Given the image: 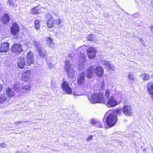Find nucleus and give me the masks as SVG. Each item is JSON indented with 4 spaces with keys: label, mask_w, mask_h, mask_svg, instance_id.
<instances>
[{
    "label": "nucleus",
    "mask_w": 153,
    "mask_h": 153,
    "mask_svg": "<svg viewBox=\"0 0 153 153\" xmlns=\"http://www.w3.org/2000/svg\"><path fill=\"white\" fill-rule=\"evenodd\" d=\"M118 96L120 97L119 99V101H117L113 96H111L110 97L106 98L105 100L104 97V101L102 102L108 108L114 107L120 104L121 101H122L121 94H119Z\"/></svg>",
    "instance_id": "obj_1"
},
{
    "label": "nucleus",
    "mask_w": 153,
    "mask_h": 153,
    "mask_svg": "<svg viewBox=\"0 0 153 153\" xmlns=\"http://www.w3.org/2000/svg\"><path fill=\"white\" fill-rule=\"evenodd\" d=\"M107 114L108 115L106 119V124L110 127H112L117 121V115L115 114V113H112L111 111H109Z\"/></svg>",
    "instance_id": "obj_2"
},
{
    "label": "nucleus",
    "mask_w": 153,
    "mask_h": 153,
    "mask_svg": "<svg viewBox=\"0 0 153 153\" xmlns=\"http://www.w3.org/2000/svg\"><path fill=\"white\" fill-rule=\"evenodd\" d=\"M88 98L92 103H102L104 101V96L102 93H96L88 97Z\"/></svg>",
    "instance_id": "obj_3"
},
{
    "label": "nucleus",
    "mask_w": 153,
    "mask_h": 153,
    "mask_svg": "<svg viewBox=\"0 0 153 153\" xmlns=\"http://www.w3.org/2000/svg\"><path fill=\"white\" fill-rule=\"evenodd\" d=\"M65 68L67 73L68 76L71 78L73 77L75 71L73 65L70 64L69 61L66 60L65 62Z\"/></svg>",
    "instance_id": "obj_4"
},
{
    "label": "nucleus",
    "mask_w": 153,
    "mask_h": 153,
    "mask_svg": "<svg viewBox=\"0 0 153 153\" xmlns=\"http://www.w3.org/2000/svg\"><path fill=\"white\" fill-rule=\"evenodd\" d=\"M13 88L15 91L20 93H26L27 91L31 90L29 85H28L21 87L19 84H15L13 86Z\"/></svg>",
    "instance_id": "obj_5"
},
{
    "label": "nucleus",
    "mask_w": 153,
    "mask_h": 153,
    "mask_svg": "<svg viewBox=\"0 0 153 153\" xmlns=\"http://www.w3.org/2000/svg\"><path fill=\"white\" fill-rule=\"evenodd\" d=\"M33 43L36 48L37 49L39 54L40 56L44 57L46 54V51L45 48L41 46L40 43L36 41H33Z\"/></svg>",
    "instance_id": "obj_6"
},
{
    "label": "nucleus",
    "mask_w": 153,
    "mask_h": 153,
    "mask_svg": "<svg viewBox=\"0 0 153 153\" xmlns=\"http://www.w3.org/2000/svg\"><path fill=\"white\" fill-rule=\"evenodd\" d=\"M123 113L126 116H130L133 115V112L131 105H126L123 107Z\"/></svg>",
    "instance_id": "obj_7"
},
{
    "label": "nucleus",
    "mask_w": 153,
    "mask_h": 153,
    "mask_svg": "<svg viewBox=\"0 0 153 153\" xmlns=\"http://www.w3.org/2000/svg\"><path fill=\"white\" fill-rule=\"evenodd\" d=\"M97 51L95 48L93 47H90L87 51L88 58L90 59H93L94 58Z\"/></svg>",
    "instance_id": "obj_8"
},
{
    "label": "nucleus",
    "mask_w": 153,
    "mask_h": 153,
    "mask_svg": "<svg viewBox=\"0 0 153 153\" xmlns=\"http://www.w3.org/2000/svg\"><path fill=\"white\" fill-rule=\"evenodd\" d=\"M62 90L68 94H70L72 93V89L68 82L64 81L62 84Z\"/></svg>",
    "instance_id": "obj_9"
},
{
    "label": "nucleus",
    "mask_w": 153,
    "mask_h": 153,
    "mask_svg": "<svg viewBox=\"0 0 153 153\" xmlns=\"http://www.w3.org/2000/svg\"><path fill=\"white\" fill-rule=\"evenodd\" d=\"M11 51L16 54L21 53L23 51L22 46L17 44H15L11 47Z\"/></svg>",
    "instance_id": "obj_10"
},
{
    "label": "nucleus",
    "mask_w": 153,
    "mask_h": 153,
    "mask_svg": "<svg viewBox=\"0 0 153 153\" xmlns=\"http://www.w3.org/2000/svg\"><path fill=\"white\" fill-rule=\"evenodd\" d=\"M85 74L83 72L79 74L77 79V83L79 85L83 84L85 81Z\"/></svg>",
    "instance_id": "obj_11"
},
{
    "label": "nucleus",
    "mask_w": 153,
    "mask_h": 153,
    "mask_svg": "<svg viewBox=\"0 0 153 153\" xmlns=\"http://www.w3.org/2000/svg\"><path fill=\"white\" fill-rule=\"evenodd\" d=\"M26 60L27 63L29 65L33 64L34 61V55L32 52L30 51L28 52L26 55Z\"/></svg>",
    "instance_id": "obj_12"
},
{
    "label": "nucleus",
    "mask_w": 153,
    "mask_h": 153,
    "mask_svg": "<svg viewBox=\"0 0 153 153\" xmlns=\"http://www.w3.org/2000/svg\"><path fill=\"white\" fill-rule=\"evenodd\" d=\"M95 74L97 76L102 77L104 74V69L102 67L100 66H98L96 67L94 66Z\"/></svg>",
    "instance_id": "obj_13"
},
{
    "label": "nucleus",
    "mask_w": 153,
    "mask_h": 153,
    "mask_svg": "<svg viewBox=\"0 0 153 153\" xmlns=\"http://www.w3.org/2000/svg\"><path fill=\"white\" fill-rule=\"evenodd\" d=\"M94 70V66H91L87 70L86 74L87 77L88 79H91L95 74Z\"/></svg>",
    "instance_id": "obj_14"
},
{
    "label": "nucleus",
    "mask_w": 153,
    "mask_h": 153,
    "mask_svg": "<svg viewBox=\"0 0 153 153\" xmlns=\"http://www.w3.org/2000/svg\"><path fill=\"white\" fill-rule=\"evenodd\" d=\"M9 44L7 42L1 43L0 47V53L7 52L9 49Z\"/></svg>",
    "instance_id": "obj_15"
},
{
    "label": "nucleus",
    "mask_w": 153,
    "mask_h": 153,
    "mask_svg": "<svg viewBox=\"0 0 153 153\" xmlns=\"http://www.w3.org/2000/svg\"><path fill=\"white\" fill-rule=\"evenodd\" d=\"M31 74L30 71L25 70L22 74V79L25 81H28L29 79Z\"/></svg>",
    "instance_id": "obj_16"
},
{
    "label": "nucleus",
    "mask_w": 153,
    "mask_h": 153,
    "mask_svg": "<svg viewBox=\"0 0 153 153\" xmlns=\"http://www.w3.org/2000/svg\"><path fill=\"white\" fill-rule=\"evenodd\" d=\"M19 28L18 25L16 23H13L11 27V33L13 35H16L19 31Z\"/></svg>",
    "instance_id": "obj_17"
},
{
    "label": "nucleus",
    "mask_w": 153,
    "mask_h": 153,
    "mask_svg": "<svg viewBox=\"0 0 153 153\" xmlns=\"http://www.w3.org/2000/svg\"><path fill=\"white\" fill-rule=\"evenodd\" d=\"M147 90L149 93L153 97V83L152 82H149L147 85Z\"/></svg>",
    "instance_id": "obj_18"
},
{
    "label": "nucleus",
    "mask_w": 153,
    "mask_h": 153,
    "mask_svg": "<svg viewBox=\"0 0 153 153\" xmlns=\"http://www.w3.org/2000/svg\"><path fill=\"white\" fill-rule=\"evenodd\" d=\"M26 65L24 59L21 58L19 60L18 62V67L21 69L23 68Z\"/></svg>",
    "instance_id": "obj_19"
},
{
    "label": "nucleus",
    "mask_w": 153,
    "mask_h": 153,
    "mask_svg": "<svg viewBox=\"0 0 153 153\" xmlns=\"http://www.w3.org/2000/svg\"><path fill=\"white\" fill-rule=\"evenodd\" d=\"M46 43L51 48H53L54 43L52 39L50 37H47L45 39Z\"/></svg>",
    "instance_id": "obj_20"
},
{
    "label": "nucleus",
    "mask_w": 153,
    "mask_h": 153,
    "mask_svg": "<svg viewBox=\"0 0 153 153\" xmlns=\"http://www.w3.org/2000/svg\"><path fill=\"white\" fill-rule=\"evenodd\" d=\"M49 16L50 18L48 20L47 24L48 27L51 28L53 27L54 22L52 16L50 14Z\"/></svg>",
    "instance_id": "obj_21"
},
{
    "label": "nucleus",
    "mask_w": 153,
    "mask_h": 153,
    "mask_svg": "<svg viewBox=\"0 0 153 153\" xmlns=\"http://www.w3.org/2000/svg\"><path fill=\"white\" fill-rule=\"evenodd\" d=\"M10 20V18L9 16L6 14H4L2 17V21L3 23H7Z\"/></svg>",
    "instance_id": "obj_22"
},
{
    "label": "nucleus",
    "mask_w": 153,
    "mask_h": 153,
    "mask_svg": "<svg viewBox=\"0 0 153 153\" xmlns=\"http://www.w3.org/2000/svg\"><path fill=\"white\" fill-rule=\"evenodd\" d=\"M7 95L9 97H11L14 95V91L10 88H8L6 91Z\"/></svg>",
    "instance_id": "obj_23"
},
{
    "label": "nucleus",
    "mask_w": 153,
    "mask_h": 153,
    "mask_svg": "<svg viewBox=\"0 0 153 153\" xmlns=\"http://www.w3.org/2000/svg\"><path fill=\"white\" fill-rule=\"evenodd\" d=\"M40 8L38 7H36L32 9L31 13L34 14H37L40 13L41 10Z\"/></svg>",
    "instance_id": "obj_24"
},
{
    "label": "nucleus",
    "mask_w": 153,
    "mask_h": 153,
    "mask_svg": "<svg viewBox=\"0 0 153 153\" xmlns=\"http://www.w3.org/2000/svg\"><path fill=\"white\" fill-rule=\"evenodd\" d=\"M128 78L129 81L130 82L134 81L135 79V77L134 76V74L132 73H129L128 76Z\"/></svg>",
    "instance_id": "obj_25"
},
{
    "label": "nucleus",
    "mask_w": 153,
    "mask_h": 153,
    "mask_svg": "<svg viewBox=\"0 0 153 153\" xmlns=\"http://www.w3.org/2000/svg\"><path fill=\"white\" fill-rule=\"evenodd\" d=\"M111 111H112V113H115V115H116V114L118 115H120L122 114L123 113V108L122 109L120 108L119 109H117L116 110H111Z\"/></svg>",
    "instance_id": "obj_26"
},
{
    "label": "nucleus",
    "mask_w": 153,
    "mask_h": 153,
    "mask_svg": "<svg viewBox=\"0 0 153 153\" xmlns=\"http://www.w3.org/2000/svg\"><path fill=\"white\" fill-rule=\"evenodd\" d=\"M140 77L144 81L148 80L149 78V74H147L142 73L140 75Z\"/></svg>",
    "instance_id": "obj_27"
},
{
    "label": "nucleus",
    "mask_w": 153,
    "mask_h": 153,
    "mask_svg": "<svg viewBox=\"0 0 153 153\" xmlns=\"http://www.w3.org/2000/svg\"><path fill=\"white\" fill-rule=\"evenodd\" d=\"M86 49V46L83 45L79 47L76 50V51L78 53H81L82 52L84 53V51Z\"/></svg>",
    "instance_id": "obj_28"
},
{
    "label": "nucleus",
    "mask_w": 153,
    "mask_h": 153,
    "mask_svg": "<svg viewBox=\"0 0 153 153\" xmlns=\"http://www.w3.org/2000/svg\"><path fill=\"white\" fill-rule=\"evenodd\" d=\"M34 23L35 24V28L36 30H39L40 28V21L38 20H36L35 21Z\"/></svg>",
    "instance_id": "obj_29"
},
{
    "label": "nucleus",
    "mask_w": 153,
    "mask_h": 153,
    "mask_svg": "<svg viewBox=\"0 0 153 153\" xmlns=\"http://www.w3.org/2000/svg\"><path fill=\"white\" fill-rule=\"evenodd\" d=\"M7 4L10 6L14 7L17 6V5H15V2H13V0H8L7 1Z\"/></svg>",
    "instance_id": "obj_30"
},
{
    "label": "nucleus",
    "mask_w": 153,
    "mask_h": 153,
    "mask_svg": "<svg viewBox=\"0 0 153 153\" xmlns=\"http://www.w3.org/2000/svg\"><path fill=\"white\" fill-rule=\"evenodd\" d=\"M6 100V96L5 95H0V103H3Z\"/></svg>",
    "instance_id": "obj_31"
},
{
    "label": "nucleus",
    "mask_w": 153,
    "mask_h": 153,
    "mask_svg": "<svg viewBox=\"0 0 153 153\" xmlns=\"http://www.w3.org/2000/svg\"><path fill=\"white\" fill-rule=\"evenodd\" d=\"M102 63L103 65L105 66L106 68L108 69L109 67L110 64L107 61L104 60L102 61Z\"/></svg>",
    "instance_id": "obj_32"
},
{
    "label": "nucleus",
    "mask_w": 153,
    "mask_h": 153,
    "mask_svg": "<svg viewBox=\"0 0 153 153\" xmlns=\"http://www.w3.org/2000/svg\"><path fill=\"white\" fill-rule=\"evenodd\" d=\"M78 53L79 54L80 56L82 58L81 60L82 61L84 62L86 58L85 53L83 52L79 53Z\"/></svg>",
    "instance_id": "obj_33"
},
{
    "label": "nucleus",
    "mask_w": 153,
    "mask_h": 153,
    "mask_svg": "<svg viewBox=\"0 0 153 153\" xmlns=\"http://www.w3.org/2000/svg\"><path fill=\"white\" fill-rule=\"evenodd\" d=\"M94 36L93 35H89L87 37V39L88 40H89L90 41H93V39H94Z\"/></svg>",
    "instance_id": "obj_34"
},
{
    "label": "nucleus",
    "mask_w": 153,
    "mask_h": 153,
    "mask_svg": "<svg viewBox=\"0 0 153 153\" xmlns=\"http://www.w3.org/2000/svg\"><path fill=\"white\" fill-rule=\"evenodd\" d=\"M48 68L49 69H53L55 67L54 65L52 63L49 62L48 63Z\"/></svg>",
    "instance_id": "obj_35"
},
{
    "label": "nucleus",
    "mask_w": 153,
    "mask_h": 153,
    "mask_svg": "<svg viewBox=\"0 0 153 153\" xmlns=\"http://www.w3.org/2000/svg\"><path fill=\"white\" fill-rule=\"evenodd\" d=\"M110 90L109 89H108L105 91V95L107 97H108L110 96Z\"/></svg>",
    "instance_id": "obj_36"
},
{
    "label": "nucleus",
    "mask_w": 153,
    "mask_h": 153,
    "mask_svg": "<svg viewBox=\"0 0 153 153\" xmlns=\"http://www.w3.org/2000/svg\"><path fill=\"white\" fill-rule=\"evenodd\" d=\"M91 123L92 124H98L99 123V121H97L96 120H94V119H92L91 121Z\"/></svg>",
    "instance_id": "obj_37"
},
{
    "label": "nucleus",
    "mask_w": 153,
    "mask_h": 153,
    "mask_svg": "<svg viewBox=\"0 0 153 153\" xmlns=\"http://www.w3.org/2000/svg\"><path fill=\"white\" fill-rule=\"evenodd\" d=\"M108 69L109 70H112L113 71H114L115 70V68L114 66L110 65Z\"/></svg>",
    "instance_id": "obj_38"
},
{
    "label": "nucleus",
    "mask_w": 153,
    "mask_h": 153,
    "mask_svg": "<svg viewBox=\"0 0 153 153\" xmlns=\"http://www.w3.org/2000/svg\"><path fill=\"white\" fill-rule=\"evenodd\" d=\"M93 138V137L92 135H90L86 139V141L88 142L91 140Z\"/></svg>",
    "instance_id": "obj_39"
},
{
    "label": "nucleus",
    "mask_w": 153,
    "mask_h": 153,
    "mask_svg": "<svg viewBox=\"0 0 153 153\" xmlns=\"http://www.w3.org/2000/svg\"><path fill=\"white\" fill-rule=\"evenodd\" d=\"M7 146V145L5 143H0V146L1 148H5Z\"/></svg>",
    "instance_id": "obj_40"
},
{
    "label": "nucleus",
    "mask_w": 153,
    "mask_h": 153,
    "mask_svg": "<svg viewBox=\"0 0 153 153\" xmlns=\"http://www.w3.org/2000/svg\"><path fill=\"white\" fill-rule=\"evenodd\" d=\"M85 67V65L83 63H82L81 64H79L78 65V68L80 69H81L82 68H84Z\"/></svg>",
    "instance_id": "obj_41"
},
{
    "label": "nucleus",
    "mask_w": 153,
    "mask_h": 153,
    "mask_svg": "<svg viewBox=\"0 0 153 153\" xmlns=\"http://www.w3.org/2000/svg\"><path fill=\"white\" fill-rule=\"evenodd\" d=\"M61 23V19H58L57 20H56V24L57 25H59Z\"/></svg>",
    "instance_id": "obj_42"
},
{
    "label": "nucleus",
    "mask_w": 153,
    "mask_h": 153,
    "mask_svg": "<svg viewBox=\"0 0 153 153\" xmlns=\"http://www.w3.org/2000/svg\"><path fill=\"white\" fill-rule=\"evenodd\" d=\"M140 42L143 45H144V40L142 39H140Z\"/></svg>",
    "instance_id": "obj_43"
},
{
    "label": "nucleus",
    "mask_w": 153,
    "mask_h": 153,
    "mask_svg": "<svg viewBox=\"0 0 153 153\" xmlns=\"http://www.w3.org/2000/svg\"><path fill=\"white\" fill-rule=\"evenodd\" d=\"M21 123L20 121L16 122L14 123V124L15 125H18Z\"/></svg>",
    "instance_id": "obj_44"
},
{
    "label": "nucleus",
    "mask_w": 153,
    "mask_h": 153,
    "mask_svg": "<svg viewBox=\"0 0 153 153\" xmlns=\"http://www.w3.org/2000/svg\"><path fill=\"white\" fill-rule=\"evenodd\" d=\"M99 125L98 126L100 128H102L103 126V125L101 123H100L99 122V123L98 124H97V125Z\"/></svg>",
    "instance_id": "obj_45"
},
{
    "label": "nucleus",
    "mask_w": 153,
    "mask_h": 153,
    "mask_svg": "<svg viewBox=\"0 0 153 153\" xmlns=\"http://www.w3.org/2000/svg\"><path fill=\"white\" fill-rule=\"evenodd\" d=\"M3 88V85L1 84H0V92H1Z\"/></svg>",
    "instance_id": "obj_46"
},
{
    "label": "nucleus",
    "mask_w": 153,
    "mask_h": 153,
    "mask_svg": "<svg viewBox=\"0 0 153 153\" xmlns=\"http://www.w3.org/2000/svg\"><path fill=\"white\" fill-rule=\"evenodd\" d=\"M151 31L153 33V26L151 27Z\"/></svg>",
    "instance_id": "obj_47"
},
{
    "label": "nucleus",
    "mask_w": 153,
    "mask_h": 153,
    "mask_svg": "<svg viewBox=\"0 0 153 153\" xmlns=\"http://www.w3.org/2000/svg\"><path fill=\"white\" fill-rule=\"evenodd\" d=\"M52 88H51L53 90H54L55 89V85H54V86L53 85H52Z\"/></svg>",
    "instance_id": "obj_48"
},
{
    "label": "nucleus",
    "mask_w": 153,
    "mask_h": 153,
    "mask_svg": "<svg viewBox=\"0 0 153 153\" xmlns=\"http://www.w3.org/2000/svg\"><path fill=\"white\" fill-rule=\"evenodd\" d=\"M17 153H20L19 152H18Z\"/></svg>",
    "instance_id": "obj_49"
},
{
    "label": "nucleus",
    "mask_w": 153,
    "mask_h": 153,
    "mask_svg": "<svg viewBox=\"0 0 153 153\" xmlns=\"http://www.w3.org/2000/svg\"><path fill=\"white\" fill-rule=\"evenodd\" d=\"M1 8H0V11H1Z\"/></svg>",
    "instance_id": "obj_50"
},
{
    "label": "nucleus",
    "mask_w": 153,
    "mask_h": 153,
    "mask_svg": "<svg viewBox=\"0 0 153 153\" xmlns=\"http://www.w3.org/2000/svg\"><path fill=\"white\" fill-rule=\"evenodd\" d=\"M74 94V95H76V94Z\"/></svg>",
    "instance_id": "obj_51"
}]
</instances>
